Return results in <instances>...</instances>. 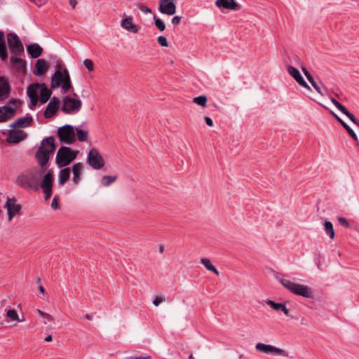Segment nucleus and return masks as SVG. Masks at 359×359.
Wrapping results in <instances>:
<instances>
[{
    "label": "nucleus",
    "mask_w": 359,
    "mask_h": 359,
    "mask_svg": "<svg viewBox=\"0 0 359 359\" xmlns=\"http://www.w3.org/2000/svg\"><path fill=\"white\" fill-rule=\"evenodd\" d=\"M53 171L46 167H33L19 174L15 179V184L23 189L37 191L41 188L45 200L52 196L53 187Z\"/></svg>",
    "instance_id": "f257e3e1"
},
{
    "label": "nucleus",
    "mask_w": 359,
    "mask_h": 359,
    "mask_svg": "<svg viewBox=\"0 0 359 359\" xmlns=\"http://www.w3.org/2000/svg\"><path fill=\"white\" fill-rule=\"evenodd\" d=\"M55 149V141L53 137L50 136L43 139L34 156L38 165L46 167L49 162L50 154H53Z\"/></svg>",
    "instance_id": "f03ea898"
},
{
    "label": "nucleus",
    "mask_w": 359,
    "mask_h": 359,
    "mask_svg": "<svg viewBox=\"0 0 359 359\" xmlns=\"http://www.w3.org/2000/svg\"><path fill=\"white\" fill-rule=\"evenodd\" d=\"M50 86L52 88H61L64 93L72 88L70 76L67 69L56 70L51 76Z\"/></svg>",
    "instance_id": "7ed1b4c3"
},
{
    "label": "nucleus",
    "mask_w": 359,
    "mask_h": 359,
    "mask_svg": "<svg viewBox=\"0 0 359 359\" xmlns=\"http://www.w3.org/2000/svg\"><path fill=\"white\" fill-rule=\"evenodd\" d=\"M278 281L290 292L305 298H311L313 292L307 285L297 284L286 278H279Z\"/></svg>",
    "instance_id": "20e7f679"
},
{
    "label": "nucleus",
    "mask_w": 359,
    "mask_h": 359,
    "mask_svg": "<svg viewBox=\"0 0 359 359\" xmlns=\"http://www.w3.org/2000/svg\"><path fill=\"white\" fill-rule=\"evenodd\" d=\"M78 151L72 150L69 147H60L56 155L55 163L58 168H62L69 165L76 158Z\"/></svg>",
    "instance_id": "39448f33"
},
{
    "label": "nucleus",
    "mask_w": 359,
    "mask_h": 359,
    "mask_svg": "<svg viewBox=\"0 0 359 359\" xmlns=\"http://www.w3.org/2000/svg\"><path fill=\"white\" fill-rule=\"evenodd\" d=\"M20 104V100L12 99L7 104L0 107V123L6 122L13 118L16 114V108Z\"/></svg>",
    "instance_id": "423d86ee"
},
{
    "label": "nucleus",
    "mask_w": 359,
    "mask_h": 359,
    "mask_svg": "<svg viewBox=\"0 0 359 359\" xmlns=\"http://www.w3.org/2000/svg\"><path fill=\"white\" fill-rule=\"evenodd\" d=\"M82 102L79 99H75L69 96H65L62 101V111L67 114L79 112L81 108Z\"/></svg>",
    "instance_id": "0eeeda50"
},
{
    "label": "nucleus",
    "mask_w": 359,
    "mask_h": 359,
    "mask_svg": "<svg viewBox=\"0 0 359 359\" xmlns=\"http://www.w3.org/2000/svg\"><path fill=\"white\" fill-rule=\"evenodd\" d=\"M57 135L61 143L71 144L76 141L75 130L71 125L67 124L60 127L57 130Z\"/></svg>",
    "instance_id": "6e6552de"
},
{
    "label": "nucleus",
    "mask_w": 359,
    "mask_h": 359,
    "mask_svg": "<svg viewBox=\"0 0 359 359\" xmlns=\"http://www.w3.org/2000/svg\"><path fill=\"white\" fill-rule=\"evenodd\" d=\"M87 163L95 170H100L105 164L104 159L96 148H92L88 154Z\"/></svg>",
    "instance_id": "1a4fd4ad"
},
{
    "label": "nucleus",
    "mask_w": 359,
    "mask_h": 359,
    "mask_svg": "<svg viewBox=\"0 0 359 359\" xmlns=\"http://www.w3.org/2000/svg\"><path fill=\"white\" fill-rule=\"evenodd\" d=\"M4 208L7 210L8 220L11 222L14 217L21 214L22 205L18 203L15 197H7Z\"/></svg>",
    "instance_id": "9d476101"
},
{
    "label": "nucleus",
    "mask_w": 359,
    "mask_h": 359,
    "mask_svg": "<svg viewBox=\"0 0 359 359\" xmlns=\"http://www.w3.org/2000/svg\"><path fill=\"white\" fill-rule=\"evenodd\" d=\"M255 348L257 351L264 353L266 354H271L273 355H282L287 356L286 352L280 348H277L272 345L265 344L263 343H258L256 344Z\"/></svg>",
    "instance_id": "9b49d317"
},
{
    "label": "nucleus",
    "mask_w": 359,
    "mask_h": 359,
    "mask_svg": "<svg viewBox=\"0 0 359 359\" xmlns=\"http://www.w3.org/2000/svg\"><path fill=\"white\" fill-rule=\"evenodd\" d=\"M7 41L9 48L15 54H19L24 51V46L22 41L17 34L9 33L7 34Z\"/></svg>",
    "instance_id": "f8f14e48"
},
{
    "label": "nucleus",
    "mask_w": 359,
    "mask_h": 359,
    "mask_svg": "<svg viewBox=\"0 0 359 359\" xmlns=\"http://www.w3.org/2000/svg\"><path fill=\"white\" fill-rule=\"evenodd\" d=\"M176 5L174 0H160L159 11L168 15H172L176 12Z\"/></svg>",
    "instance_id": "ddd939ff"
},
{
    "label": "nucleus",
    "mask_w": 359,
    "mask_h": 359,
    "mask_svg": "<svg viewBox=\"0 0 359 359\" xmlns=\"http://www.w3.org/2000/svg\"><path fill=\"white\" fill-rule=\"evenodd\" d=\"M27 136L23 130H9L7 133L6 141L11 144H18L26 139Z\"/></svg>",
    "instance_id": "4468645a"
},
{
    "label": "nucleus",
    "mask_w": 359,
    "mask_h": 359,
    "mask_svg": "<svg viewBox=\"0 0 359 359\" xmlns=\"http://www.w3.org/2000/svg\"><path fill=\"white\" fill-rule=\"evenodd\" d=\"M11 87L4 76H0V102L8 99L11 95Z\"/></svg>",
    "instance_id": "2eb2a0df"
},
{
    "label": "nucleus",
    "mask_w": 359,
    "mask_h": 359,
    "mask_svg": "<svg viewBox=\"0 0 359 359\" xmlns=\"http://www.w3.org/2000/svg\"><path fill=\"white\" fill-rule=\"evenodd\" d=\"M121 26L128 32L137 34L140 30V27L133 22L132 16H126L121 22Z\"/></svg>",
    "instance_id": "dca6fc26"
},
{
    "label": "nucleus",
    "mask_w": 359,
    "mask_h": 359,
    "mask_svg": "<svg viewBox=\"0 0 359 359\" xmlns=\"http://www.w3.org/2000/svg\"><path fill=\"white\" fill-rule=\"evenodd\" d=\"M41 83H33L29 86L27 88V95L34 105H36L39 101V94L41 91Z\"/></svg>",
    "instance_id": "f3484780"
},
{
    "label": "nucleus",
    "mask_w": 359,
    "mask_h": 359,
    "mask_svg": "<svg viewBox=\"0 0 359 359\" xmlns=\"http://www.w3.org/2000/svg\"><path fill=\"white\" fill-rule=\"evenodd\" d=\"M60 107V100L57 97H53L48 103L46 111H44V116L46 118H51L58 110Z\"/></svg>",
    "instance_id": "a211bd4d"
},
{
    "label": "nucleus",
    "mask_w": 359,
    "mask_h": 359,
    "mask_svg": "<svg viewBox=\"0 0 359 359\" xmlns=\"http://www.w3.org/2000/svg\"><path fill=\"white\" fill-rule=\"evenodd\" d=\"M287 72L288 74L294 78V79L302 87L306 88L307 89H310L309 86L306 83V82L304 81V78L301 75L299 71L292 67V66H288L287 67Z\"/></svg>",
    "instance_id": "6ab92c4d"
},
{
    "label": "nucleus",
    "mask_w": 359,
    "mask_h": 359,
    "mask_svg": "<svg viewBox=\"0 0 359 359\" xmlns=\"http://www.w3.org/2000/svg\"><path fill=\"white\" fill-rule=\"evenodd\" d=\"M49 67V65L47 61L43 59H39L36 61L34 69L33 71L34 74L38 76L45 74Z\"/></svg>",
    "instance_id": "aec40b11"
},
{
    "label": "nucleus",
    "mask_w": 359,
    "mask_h": 359,
    "mask_svg": "<svg viewBox=\"0 0 359 359\" xmlns=\"http://www.w3.org/2000/svg\"><path fill=\"white\" fill-rule=\"evenodd\" d=\"M215 5L218 8H222L229 10H238L241 6L235 0H216Z\"/></svg>",
    "instance_id": "412c9836"
},
{
    "label": "nucleus",
    "mask_w": 359,
    "mask_h": 359,
    "mask_svg": "<svg viewBox=\"0 0 359 359\" xmlns=\"http://www.w3.org/2000/svg\"><path fill=\"white\" fill-rule=\"evenodd\" d=\"M33 118L31 116H25L18 118L15 121L13 122L10 127L11 128H24L31 126Z\"/></svg>",
    "instance_id": "4be33fe9"
},
{
    "label": "nucleus",
    "mask_w": 359,
    "mask_h": 359,
    "mask_svg": "<svg viewBox=\"0 0 359 359\" xmlns=\"http://www.w3.org/2000/svg\"><path fill=\"white\" fill-rule=\"evenodd\" d=\"M83 170V165L82 163H76L72 168L73 178L72 181L74 184H77L80 180L81 174Z\"/></svg>",
    "instance_id": "5701e85b"
},
{
    "label": "nucleus",
    "mask_w": 359,
    "mask_h": 359,
    "mask_svg": "<svg viewBox=\"0 0 359 359\" xmlns=\"http://www.w3.org/2000/svg\"><path fill=\"white\" fill-rule=\"evenodd\" d=\"M27 52L33 58L39 57L43 52V48L38 43H33L27 46Z\"/></svg>",
    "instance_id": "b1692460"
},
{
    "label": "nucleus",
    "mask_w": 359,
    "mask_h": 359,
    "mask_svg": "<svg viewBox=\"0 0 359 359\" xmlns=\"http://www.w3.org/2000/svg\"><path fill=\"white\" fill-rule=\"evenodd\" d=\"M71 171L69 168H65L60 170L58 174V184L62 186L65 184L70 177Z\"/></svg>",
    "instance_id": "393cba45"
},
{
    "label": "nucleus",
    "mask_w": 359,
    "mask_h": 359,
    "mask_svg": "<svg viewBox=\"0 0 359 359\" xmlns=\"http://www.w3.org/2000/svg\"><path fill=\"white\" fill-rule=\"evenodd\" d=\"M40 88V102L41 103H46L49 100L52 92L47 88L45 83H41Z\"/></svg>",
    "instance_id": "a878e982"
},
{
    "label": "nucleus",
    "mask_w": 359,
    "mask_h": 359,
    "mask_svg": "<svg viewBox=\"0 0 359 359\" xmlns=\"http://www.w3.org/2000/svg\"><path fill=\"white\" fill-rule=\"evenodd\" d=\"M0 57L2 61H5L8 57L6 43L4 41V34L0 31Z\"/></svg>",
    "instance_id": "bb28decb"
},
{
    "label": "nucleus",
    "mask_w": 359,
    "mask_h": 359,
    "mask_svg": "<svg viewBox=\"0 0 359 359\" xmlns=\"http://www.w3.org/2000/svg\"><path fill=\"white\" fill-rule=\"evenodd\" d=\"M11 62L18 70H24L26 68L25 61L20 57L12 56L11 57Z\"/></svg>",
    "instance_id": "cd10ccee"
},
{
    "label": "nucleus",
    "mask_w": 359,
    "mask_h": 359,
    "mask_svg": "<svg viewBox=\"0 0 359 359\" xmlns=\"http://www.w3.org/2000/svg\"><path fill=\"white\" fill-rule=\"evenodd\" d=\"M201 263L206 268L207 270L213 272L217 276L219 274V271L214 266L209 259L202 258L201 259Z\"/></svg>",
    "instance_id": "c85d7f7f"
},
{
    "label": "nucleus",
    "mask_w": 359,
    "mask_h": 359,
    "mask_svg": "<svg viewBox=\"0 0 359 359\" xmlns=\"http://www.w3.org/2000/svg\"><path fill=\"white\" fill-rule=\"evenodd\" d=\"M336 118L339 121V123L343 126V127L346 129L348 135L352 137V139L356 142H358V137L355 132L345 123L344 122L339 116L334 115Z\"/></svg>",
    "instance_id": "c756f323"
},
{
    "label": "nucleus",
    "mask_w": 359,
    "mask_h": 359,
    "mask_svg": "<svg viewBox=\"0 0 359 359\" xmlns=\"http://www.w3.org/2000/svg\"><path fill=\"white\" fill-rule=\"evenodd\" d=\"M6 317L11 320V321H15V322H24L25 320H20L19 318V315L16 310L15 309H9L6 311Z\"/></svg>",
    "instance_id": "7c9ffc66"
},
{
    "label": "nucleus",
    "mask_w": 359,
    "mask_h": 359,
    "mask_svg": "<svg viewBox=\"0 0 359 359\" xmlns=\"http://www.w3.org/2000/svg\"><path fill=\"white\" fill-rule=\"evenodd\" d=\"M193 102L202 107L203 108H205L208 102L207 96L203 95L198 97H196L193 99Z\"/></svg>",
    "instance_id": "2f4dec72"
},
{
    "label": "nucleus",
    "mask_w": 359,
    "mask_h": 359,
    "mask_svg": "<svg viewBox=\"0 0 359 359\" xmlns=\"http://www.w3.org/2000/svg\"><path fill=\"white\" fill-rule=\"evenodd\" d=\"M75 132L76 133L77 138L80 142H85L87 140L88 137V131L80 128H76Z\"/></svg>",
    "instance_id": "473e14b6"
},
{
    "label": "nucleus",
    "mask_w": 359,
    "mask_h": 359,
    "mask_svg": "<svg viewBox=\"0 0 359 359\" xmlns=\"http://www.w3.org/2000/svg\"><path fill=\"white\" fill-rule=\"evenodd\" d=\"M116 179V176L104 175L102 177L101 183L103 186L108 187L114 183Z\"/></svg>",
    "instance_id": "72a5a7b5"
},
{
    "label": "nucleus",
    "mask_w": 359,
    "mask_h": 359,
    "mask_svg": "<svg viewBox=\"0 0 359 359\" xmlns=\"http://www.w3.org/2000/svg\"><path fill=\"white\" fill-rule=\"evenodd\" d=\"M325 230L331 239H333L334 238L335 233L333 229V225L331 222H325Z\"/></svg>",
    "instance_id": "f704fd0d"
},
{
    "label": "nucleus",
    "mask_w": 359,
    "mask_h": 359,
    "mask_svg": "<svg viewBox=\"0 0 359 359\" xmlns=\"http://www.w3.org/2000/svg\"><path fill=\"white\" fill-rule=\"evenodd\" d=\"M266 304L270 306L275 311H280L283 306V304L276 303L272 300L267 299L265 301Z\"/></svg>",
    "instance_id": "c9c22d12"
},
{
    "label": "nucleus",
    "mask_w": 359,
    "mask_h": 359,
    "mask_svg": "<svg viewBox=\"0 0 359 359\" xmlns=\"http://www.w3.org/2000/svg\"><path fill=\"white\" fill-rule=\"evenodd\" d=\"M154 21L156 27L161 31L163 32L165 29V25L164 22L161 20L160 18H158L156 16L154 17Z\"/></svg>",
    "instance_id": "e433bc0d"
},
{
    "label": "nucleus",
    "mask_w": 359,
    "mask_h": 359,
    "mask_svg": "<svg viewBox=\"0 0 359 359\" xmlns=\"http://www.w3.org/2000/svg\"><path fill=\"white\" fill-rule=\"evenodd\" d=\"M354 124L359 126V121L346 108L342 111Z\"/></svg>",
    "instance_id": "4c0bfd02"
},
{
    "label": "nucleus",
    "mask_w": 359,
    "mask_h": 359,
    "mask_svg": "<svg viewBox=\"0 0 359 359\" xmlns=\"http://www.w3.org/2000/svg\"><path fill=\"white\" fill-rule=\"evenodd\" d=\"M330 100L332 102V103L339 109L340 110L341 112L344 111V110L346 109V107L344 106H343L342 104H341L336 99H334V97H331L330 98Z\"/></svg>",
    "instance_id": "58836bf2"
},
{
    "label": "nucleus",
    "mask_w": 359,
    "mask_h": 359,
    "mask_svg": "<svg viewBox=\"0 0 359 359\" xmlns=\"http://www.w3.org/2000/svg\"><path fill=\"white\" fill-rule=\"evenodd\" d=\"M83 64L90 72H93L94 70L93 62L91 60L86 59L83 62Z\"/></svg>",
    "instance_id": "ea45409f"
},
{
    "label": "nucleus",
    "mask_w": 359,
    "mask_h": 359,
    "mask_svg": "<svg viewBox=\"0 0 359 359\" xmlns=\"http://www.w3.org/2000/svg\"><path fill=\"white\" fill-rule=\"evenodd\" d=\"M157 41H158V43L161 46H163V47H168V46L167 39L165 36H158V39H157Z\"/></svg>",
    "instance_id": "a19ab883"
},
{
    "label": "nucleus",
    "mask_w": 359,
    "mask_h": 359,
    "mask_svg": "<svg viewBox=\"0 0 359 359\" xmlns=\"http://www.w3.org/2000/svg\"><path fill=\"white\" fill-rule=\"evenodd\" d=\"M337 220L339 221V222L340 223L341 225L345 226L346 228L349 227V224H348V221L346 220V219H345L344 217H338Z\"/></svg>",
    "instance_id": "79ce46f5"
},
{
    "label": "nucleus",
    "mask_w": 359,
    "mask_h": 359,
    "mask_svg": "<svg viewBox=\"0 0 359 359\" xmlns=\"http://www.w3.org/2000/svg\"><path fill=\"white\" fill-rule=\"evenodd\" d=\"M309 81L311 83V84L312 85V86L315 88V90L319 93H322L321 90H320V88L319 87V86L316 83V82L315 81L313 77L311 79H309Z\"/></svg>",
    "instance_id": "37998d69"
},
{
    "label": "nucleus",
    "mask_w": 359,
    "mask_h": 359,
    "mask_svg": "<svg viewBox=\"0 0 359 359\" xmlns=\"http://www.w3.org/2000/svg\"><path fill=\"white\" fill-rule=\"evenodd\" d=\"M163 301H165V299L162 297L157 296L154 299L153 304H154V306H158Z\"/></svg>",
    "instance_id": "c03bdc74"
},
{
    "label": "nucleus",
    "mask_w": 359,
    "mask_h": 359,
    "mask_svg": "<svg viewBox=\"0 0 359 359\" xmlns=\"http://www.w3.org/2000/svg\"><path fill=\"white\" fill-rule=\"evenodd\" d=\"M37 313L39 314V316H41V317H43V316H46V317H48V320H53V318L52 316H50L49 313H45L39 309H37Z\"/></svg>",
    "instance_id": "a18cd8bd"
},
{
    "label": "nucleus",
    "mask_w": 359,
    "mask_h": 359,
    "mask_svg": "<svg viewBox=\"0 0 359 359\" xmlns=\"http://www.w3.org/2000/svg\"><path fill=\"white\" fill-rule=\"evenodd\" d=\"M51 207L52 208L57 210L59 208V204L57 202V199L56 197H55L51 203Z\"/></svg>",
    "instance_id": "49530a36"
},
{
    "label": "nucleus",
    "mask_w": 359,
    "mask_h": 359,
    "mask_svg": "<svg viewBox=\"0 0 359 359\" xmlns=\"http://www.w3.org/2000/svg\"><path fill=\"white\" fill-rule=\"evenodd\" d=\"M204 120H205V123L208 126H210V127H212L213 126V121H212V120L210 117L205 116L204 118Z\"/></svg>",
    "instance_id": "de8ad7c7"
},
{
    "label": "nucleus",
    "mask_w": 359,
    "mask_h": 359,
    "mask_svg": "<svg viewBox=\"0 0 359 359\" xmlns=\"http://www.w3.org/2000/svg\"><path fill=\"white\" fill-rule=\"evenodd\" d=\"M181 22V17L180 16H175L172 19V22L175 25H178Z\"/></svg>",
    "instance_id": "09e8293b"
},
{
    "label": "nucleus",
    "mask_w": 359,
    "mask_h": 359,
    "mask_svg": "<svg viewBox=\"0 0 359 359\" xmlns=\"http://www.w3.org/2000/svg\"><path fill=\"white\" fill-rule=\"evenodd\" d=\"M129 359H152L149 356H132Z\"/></svg>",
    "instance_id": "8fccbe9b"
},
{
    "label": "nucleus",
    "mask_w": 359,
    "mask_h": 359,
    "mask_svg": "<svg viewBox=\"0 0 359 359\" xmlns=\"http://www.w3.org/2000/svg\"><path fill=\"white\" fill-rule=\"evenodd\" d=\"M140 10H141L143 13H146V14H147V13H151V9H150V8H147V7H144V6L141 7V8H140Z\"/></svg>",
    "instance_id": "3c124183"
},
{
    "label": "nucleus",
    "mask_w": 359,
    "mask_h": 359,
    "mask_svg": "<svg viewBox=\"0 0 359 359\" xmlns=\"http://www.w3.org/2000/svg\"><path fill=\"white\" fill-rule=\"evenodd\" d=\"M280 311H282L286 316H289V310L286 308L285 304L283 305Z\"/></svg>",
    "instance_id": "603ef678"
},
{
    "label": "nucleus",
    "mask_w": 359,
    "mask_h": 359,
    "mask_svg": "<svg viewBox=\"0 0 359 359\" xmlns=\"http://www.w3.org/2000/svg\"><path fill=\"white\" fill-rule=\"evenodd\" d=\"M69 4L73 8H75L77 5V1L76 0H69Z\"/></svg>",
    "instance_id": "864d4df0"
},
{
    "label": "nucleus",
    "mask_w": 359,
    "mask_h": 359,
    "mask_svg": "<svg viewBox=\"0 0 359 359\" xmlns=\"http://www.w3.org/2000/svg\"><path fill=\"white\" fill-rule=\"evenodd\" d=\"M304 74L306 76L308 80L311 79L313 78L312 75L309 73V71H306Z\"/></svg>",
    "instance_id": "5fc2aeb1"
},
{
    "label": "nucleus",
    "mask_w": 359,
    "mask_h": 359,
    "mask_svg": "<svg viewBox=\"0 0 359 359\" xmlns=\"http://www.w3.org/2000/svg\"><path fill=\"white\" fill-rule=\"evenodd\" d=\"M44 340L46 341H51L53 340V337L51 335H48Z\"/></svg>",
    "instance_id": "6e6d98bb"
},
{
    "label": "nucleus",
    "mask_w": 359,
    "mask_h": 359,
    "mask_svg": "<svg viewBox=\"0 0 359 359\" xmlns=\"http://www.w3.org/2000/svg\"><path fill=\"white\" fill-rule=\"evenodd\" d=\"M39 290L42 293H44V292H45V290H44V288H43V287L42 285H39Z\"/></svg>",
    "instance_id": "4d7b16f0"
},
{
    "label": "nucleus",
    "mask_w": 359,
    "mask_h": 359,
    "mask_svg": "<svg viewBox=\"0 0 359 359\" xmlns=\"http://www.w3.org/2000/svg\"><path fill=\"white\" fill-rule=\"evenodd\" d=\"M302 72H303V73H304V74L306 71H308V70H307V69H306V67H302Z\"/></svg>",
    "instance_id": "13d9d810"
},
{
    "label": "nucleus",
    "mask_w": 359,
    "mask_h": 359,
    "mask_svg": "<svg viewBox=\"0 0 359 359\" xmlns=\"http://www.w3.org/2000/svg\"><path fill=\"white\" fill-rule=\"evenodd\" d=\"M86 318L88 320H91V316H90L89 314H86Z\"/></svg>",
    "instance_id": "bf43d9fd"
},
{
    "label": "nucleus",
    "mask_w": 359,
    "mask_h": 359,
    "mask_svg": "<svg viewBox=\"0 0 359 359\" xmlns=\"http://www.w3.org/2000/svg\"><path fill=\"white\" fill-rule=\"evenodd\" d=\"M159 250H160V252H161V253H162V252H163V250H164L163 247V246H161V247H160Z\"/></svg>",
    "instance_id": "052dcab7"
},
{
    "label": "nucleus",
    "mask_w": 359,
    "mask_h": 359,
    "mask_svg": "<svg viewBox=\"0 0 359 359\" xmlns=\"http://www.w3.org/2000/svg\"><path fill=\"white\" fill-rule=\"evenodd\" d=\"M189 359H194V357L193 355H190L189 357Z\"/></svg>",
    "instance_id": "680f3d73"
},
{
    "label": "nucleus",
    "mask_w": 359,
    "mask_h": 359,
    "mask_svg": "<svg viewBox=\"0 0 359 359\" xmlns=\"http://www.w3.org/2000/svg\"><path fill=\"white\" fill-rule=\"evenodd\" d=\"M43 317L46 318V319H48V317H46V316H43Z\"/></svg>",
    "instance_id": "e2e57ef3"
},
{
    "label": "nucleus",
    "mask_w": 359,
    "mask_h": 359,
    "mask_svg": "<svg viewBox=\"0 0 359 359\" xmlns=\"http://www.w3.org/2000/svg\"><path fill=\"white\" fill-rule=\"evenodd\" d=\"M43 317L46 318V319H48V317H46V316H43Z\"/></svg>",
    "instance_id": "0e129e2a"
},
{
    "label": "nucleus",
    "mask_w": 359,
    "mask_h": 359,
    "mask_svg": "<svg viewBox=\"0 0 359 359\" xmlns=\"http://www.w3.org/2000/svg\"><path fill=\"white\" fill-rule=\"evenodd\" d=\"M1 212H2V211H1V210L0 209V214L1 213Z\"/></svg>",
    "instance_id": "69168bd1"
}]
</instances>
